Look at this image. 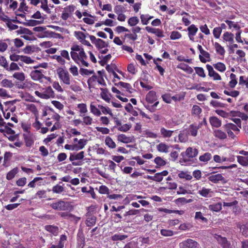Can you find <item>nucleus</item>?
<instances>
[{
    "label": "nucleus",
    "instance_id": "obj_1",
    "mask_svg": "<svg viewBox=\"0 0 248 248\" xmlns=\"http://www.w3.org/2000/svg\"><path fill=\"white\" fill-rule=\"evenodd\" d=\"M70 55L73 61L79 66L88 67V57L81 46L74 45L71 47Z\"/></svg>",
    "mask_w": 248,
    "mask_h": 248
},
{
    "label": "nucleus",
    "instance_id": "obj_2",
    "mask_svg": "<svg viewBox=\"0 0 248 248\" xmlns=\"http://www.w3.org/2000/svg\"><path fill=\"white\" fill-rule=\"evenodd\" d=\"M84 157V152L81 151L78 153L71 154L69 160L74 166H81L83 164V159Z\"/></svg>",
    "mask_w": 248,
    "mask_h": 248
},
{
    "label": "nucleus",
    "instance_id": "obj_3",
    "mask_svg": "<svg viewBox=\"0 0 248 248\" xmlns=\"http://www.w3.org/2000/svg\"><path fill=\"white\" fill-rule=\"evenodd\" d=\"M50 206L53 209L59 211H67L69 210L71 207L69 202L61 200L50 204Z\"/></svg>",
    "mask_w": 248,
    "mask_h": 248
},
{
    "label": "nucleus",
    "instance_id": "obj_4",
    "mask_svg": "<svg viewBox=\"0 0 248 248\" xmlns=\"http://www.w3.org/2000/svg\"><path fill=\"white\" fill-rule=\"evenodd\" d=\"M57 73L61 82L67 85L70 84V75L67 70L62 68H59L57 70Z\"/></svg>",
    "mask_w": 248,
    "mask_h": 248
},
{
    "label": "nucleus",
    "instance_id": "obj_5",
    "mask_svg": "<svg viewBox=\"0 0 248 248\" xmlns=\"http://www.w3.org/2000/svg\"><path fill=\"white\" fill-rule=\"evenodd\" d=\"M34 93L36 96L45 99H47L54 97V92L50 86L44 89L42 92L36 91L34 92Z\"/></svg>",
    "mask_w": 248,
    "mask_h": 248
},
{
    "label": "nucleus",
    "instance_id": "obj_6",
    "mask_svg": "<svg viewBox=\"0 0 248 248\" xmlns=\"http://www.w3.org/2000/svg\"><path fill=\"white\" fill-rule=\"evenodd\" d=\"M180 248H201L200 244L196 241L187 239L179 244Z\"/></svg>",
    "mask_w": 248,
    "mask_h": 248
},
{
    "label": "nucleus",
    "instance_id": "obj_7",
    "mask_svg": "<svg viewBox=\"0 0 248 248\" xmlns=\"http://www.w3.org/2000/svg\"><path fill=\"white\" fill-rule=\"evenodd\" d=\"M198 154V151L196 148L192 147H188L186 149L185 152L181 153V155L183 157V159L185 162L187 161L188 160L185 157L186 155L188 158H193L196 156Z\"/></svg>",
    "mask_w": 248,
    "mask_h": 248
},
{
    "label": "nucleus",
    "instance_id": "obj_8",
    "mask_svg": "<svg viewBox=\"0 0 248 248\" xmlns=\"http://www.w3.org/2000/svg\"><path fill=\"white\" fill-rule=\"evenodd\" d=\"M168 173L169 172L167 170H163L161 172L155 173L154 176L148 175L146 178L148 180L160 182L163 180V177L167 176Z\"/></svg>",
    "mask_w": 248,
    "mask_h": 248
},
{
    "label": "nucleus",
    "instance_id": "obj_9",
    "mask_svg": "<svg viewBox=\"0 0 248 248\" xmlns=\"http://www.w3.org/2000/svg\"><path fill=\"white\" fill-rule=\"evenodd\" d=\"M43 73V70H35L31 72L30 76L33 80H38L41 82H42V79L46 78Z\"/></svg>",
    "mask_w": 248,
    "mask_h": 248
},
{
    "label": "nucleus",
    "instance_id": "obj_10",
    "mask_svg": "<svg viewBox=\"0 0 248 248\" xmlns=\"http://www.w3.org/2000/svg\"><path fill=\"white\" fill-rule=\"evenodd\" d=\"M18 34H21V37L27 40H30L31 37L29 35L32 34V32L29 29L25 28L20 27V29L16 31Z\"/></svg>",
    "mask_w": 248,
    "mask_h": 248
},
{
    "label": "nucleus",
    "instance_id": "obj_11",
    "mask_svg": "<svg viewBox=\"0 0 248 248\" xmlns=\"http://www.w3.org/2000/svg\"><path fill=\"white\" fill-rule=\"evenodd\" d=\"M208 179L209 181L215 184L218 183L219 182H221L222 183L226 182L224 177L221 174L219 173L211 175L208 177Z\"/></svg>",
    "mask_w": 248,
    "mask_h": 248
},
{
    "label": "nucleus",
    "instance_id": "obj_12",
    "mask_svg": "<svg viewBox=\"0 0 248 248\" xmlns=\"http://www.w3.org/2000/svg\"><path fill=\"white\" fill-rule=\"evenodd\" d=\"M206 67L208 71L209 77H212L215 80H220L221 79L220 76L214 70L213 67L211 65L207 64Z\"/></svg>",
    "mask_w": 248,
    "mask_h": 248
},
{
    "label": "nucleus",
    "instance_id": "obj_13",
    "mask_svg": "<svg viewBox=\"0 0 248 248\" xmlns=\"http://www.w3.org/2000/svg\"><path fill=\"white\" fill-rule=\"evenodd\" d=\"M188 36L190 41H194V36L198 31V28L194 25H190L187 29Z\"/></svg>",
    "mask_w": 248,
    "mask_h": 248
},
{
    "label": "nucleus",
    "instance_id": "obj_14",
    "mask_svg": "<svg viewBox=\"0 0 248 248\" xmlns=\"http://www.w3.org/2000/svg\"><path fill=\"white\" fill-rule=\"evenodd\" d=\"M202 125V123L198 124H190L188 128V134L192 136L196 137L197 135L198 130L201 127Z\"/></svg>",
    "mask_w": 248,
    "mask_h": 248
},
{
    "label": "nucleus",
    "instance_id": "obj_15",
    "mask_svg": "<svg viewBox=\"0 0 248 248\" xmlns=\"http://www.w3.org/2000/svg\"><path fill=\"white\" fill-rule=\"evenodd\" d=\"M209 121L212 127L219 128L222 124L221 120L216 116L210 117Z\"/></svg>",
    "mask_w": 248,
    "mask_h": 248
},
{
    "label": "nucleus",
    "instance_id": "obj_16",
    "mask_svg": "<svg viewBox=\"0 0 248 248\" xmlns=\"http://www.w3.org/2000/svg\"><path fill=\"white\" fill-rule=\"evenodd\" d=\"M118 141L124 143H131L134 141L133 137H127L124 134H120L118 136Z\"/></svg>",
    "mask_w": 248,
    "mask_h": 248
},
{
    "label": "nucleus",
    "instance_id": "obj_17",
    "mask_svg": "<svg viewBox=\"0 0 248 248\" xmlns=\"http://www.w3.org/2000/svg\"><path fill=\"white\" fill-rule=\"evenodd\" d=\"M145 29L148 32L155 34L157 37H164L163 31L159 29L153 28L147 26L145 27Z\"/></svg>",
    "mask_w": 248,
    "mask_h": 248
},
{
    "label": "nucleus",
    "instance_id": "obj_18",
    "mask_svg": "<svg viewBox=\"0 0 248 248\" xmlns=\"http://www.w3.org/2000/svg\"><path fill=\"white\" fill-rule=\"evenodd\" d=\"M157 99L156 92L154 91H150L146 96V100L150 103H153Z\"/></svg>",
    "mask_w": 248,
    "mask_h": 248
},
{
    "label": "nucleus",
    "instance_id": "obj_19",
    "mask_svg": "<svg viewBox=\"0 0 248 248\" xmlns=\"http://www.w3.org/2000/svg\"><path fill=\"white\" fill-rule=\"evenodd\" d=\"M87 140L85 139H80L77 143H74L75 151H78L84 148L86 145Z\"/></svg>",
    "mask_w": 248,
    "mask_h": 248
},
{
    "label": "nucleus",
    "instance_id": "obj_20",
    "mask_svg": "<svg viewBox=\"0 0 248 248\" xmlns=\"http://www.w3.org/2000/svg\"><path fill=\"white\" fill-rule=\"evenodd\" d=\"M214 136L216 138L221 140L226 139L227 137V134L220 129L215 130L214 131Z\"/></svg>",
    "mask_w": 248,
    "mask_h": 248
},
{
    "label": "nucleus",
    "instance_id": "obj_21",
    "mask_svg": "<svg viewBox=\"0 0 248 248\" xmlns=\"http://www.w3.org/2000/svg\"><path fill=\"white\" fill-rule=\"evenodd\" d=\"M211 189L202 187L201 190H199L198 194L201 196L207 198L211 196V194L212 193Z\"/></svg>",
    "mask_w": 248,
    "mask_h": 248
},
{
    "label": "nucleus",
    "instance_id": "obj_22",
    "mask_svg": "<svg viewBox=\"0 0 248 248\" xmlns=\"http://www.w3.org/2000/svg\"><path fill=\"white\" fill-rule=\"evenodd\" d=\"M177 68L185 71L188 74H192L193 72V70L190 66L184 63L178 64Z\"/></svg>",
    "mask_w": 248,
    "mask_h": 248
},
{
    "label": "nucleus",
    "instance_id": "obj_23",
    "mask_svg": "<svg viewBox=\"0 0 248 248\" xmlns=\"http://www.w3.org/2000/svg\"><path fill=\"white\" fill-rule=\"evenodd\" d=\"M90 108L91 112L95 116H99L102 114L100 108H98V106L96 107L92 103L90 105Z\"/></svg>",
    "mask_w": 248,
    "mask_h": 248
},
{
    "label": "nucleus",
    "instance_id": "obj_24",
    "mask_svg": "<svg viewBox=\"0 0 248 248\" xmlns=\"http://www.w3.org/2000/svg\"><path fill=\"white\" fill-rule=\"evenodd\" d=\"M199 59L200 61L203 63H205L207 62H209L210 60V54L208 52L204 50L201 53V55H199Z\"/></svg>",
    "mask_w": 248,
    "mask_h": 248
},
{
    "label": "nucleus",
    "instance_id": "obj_25",
    "mask_svg": "<svg viewBox=\"0 0 248 248\" xmlns=\"http://www.w3.org/2000/svg\"><path fill=\"white\" fill-rule=\"evenodd\" d=\"M157 150L159 152L168 153L170 146L164 143H160L156 146Z\"/></svg>",
    "mask_w": 248,
    "mask_h": 248
},
{
    "label": "nucleus",
    "instance_id": "obj_26",
    "mask_svg": "<svg viewBox=\"0 0 248 248\" xmlns=\"http://www.w3.org/2000/svg\"><path fill=\"white\" fill-rule=\"evenodd\" d=\"M101 93H100L101 96L103 99L108 103H109L110 100L109 94L108 93V91L107 89L100 88Z\"/></svg>",
    "mask_w": 248,
    "mask_h": 248
},
{
    "label": "nucleus",
    "instance_id": "obj_27",
    "mask_svg": "<svg viewBox=\"0 0 248 248\" xmlns=\"http://www.w3.org/2000/svg\"><path fill=\"white\" fill-rule=\"evenodd\" d=\"M115 85L118 87H121L125 88L127 91H128V92H129L130 93H131L132 92L131 91V90H133L132 88L131 85L128 83H125V82H123L120 81V82H118V83H115Z\"/></svg>",
    "mask_w": 248,
    "mask_h": 248
},
{
    "label": "nucleus",
    "instance_id": "obj_28",
    "mask_svg": "<svg viewBox=\"0 0 248 248\" xmlns=\"http://www.w3.org/2000/svg\"><path fill=\"white\" fill-rule=\"evenodd\" d=\"M77 108L79 109L80 116L85 115L88 111L87 105L84 103L78 104Z\"/></svg>",
    "mask_w": 248,
    "mask_h": 248
},
{
    "label": "nucleus",
    "instance_id": "obj_29",
    "mask_svg": "<svg viewBox=\"0 0 248 248\" xmlns=\"http://www.w3.org/2000/svg\"><path fill=\"white\" fill-rule=\"evenodd\" d=\"M45 229L52 233L53 234L56 235L58 233L59 228L57 226L53 225H46L45 227Z\"/></svg>",
    "mask_w": 248,
    "mask_h": 248
},
{
    "label": "nucleus",
    "instance_id": "obj_30",
    "mask_svg": "<svg viewBox=\"0 0 248 248\" xmlns=\"http://www.w3.org/2000/svg\"><path fill=\"white\" fill-rule=\"evenodd\" d=\"M234 35L232 33L229 32H225L223 35V39L224 41L232 43L233 42Z\"/></svg>",
    "mask_w": 248,
    "mask_h": 248
},
{
    "label": "nucleus",
    "instance_id": "obj_31",
    "mask_svg": "<svg viewBox=\"0 0 248 248\" xmlns=\"http://www.w3.org/2000/svg\"><path fill=\"white\" fill-rule=\"evenodd\" d=\"M174 132V131L167 130L164 127H162L160 129V133L163 138H170L172 133Z\"/></svg>",
    "mask_w": 248,
    "mask_h": 248
},
{
    "label": "nucleus",
    "instance_id": "obj_32",
    "mask_svg": "<svg viewBox=\"0 0 248 248\" xmlns=\"http://www.w3.org/2000/svg\"><path fill=\"white\" fill-rule=\"evenodd\" d=\"M27 109L33 113L35 117L37 118L38 116V111L35 106L33 104H28L26 105Z\"/></svg>",
    "mask_w": 248,
    "mask_h": 248
},
{
    "label": "nucleus",
    "instance_id": "obj_33",
    "mask_svg": "<svg viewBox=\"0 0 248 248\" xmlns=\"http://www.w3.org/2000/svg\"><path fill=\"white\" fill-rule=\"evenodd\" d=\"M74 34L80 43H82L86 38V35L80 31H75Z\"/></svg>",
    "mask_w": 248,
    "mask_h": 248
},
{
    "label": "nucleus",
    "instance_id": "obj_34",
    "mask_svg": "<svg viewBox=\"0 0 248 248\" xmlns=\"http://www.w3.org/2000/svg\"><path fill=\"white\" fill-rule=\"evenodd\" d=\"M222 209V204L220 202L215 203L209 205V209L215 211L219 212Z\"/></svg>",
    "mask_w": 248,
    "mask_h": 248
},
{
    "label": "nucleus",
    "instance_id": "obj_35",
    "mask_svg": "<svg viewBox=\"0 0 248 248\" xmlns=\"http://www.w3.org/2000/svg\"><path fill=\"white\" fill-rule=\"evenodd\" d=\"M95 45L99 50H101L108 46V44L101 39H98V41L95 43Z\"/></svg>",
    "mask_w": 248,
    "mask_h": 248
},
{
    "label": "nucleus",
    "instance_id": "obj_36",
    "mask_svg": "<svg viewBox=\"0 0 248 248\" xmlns=\"http://www.w3.org/2000/svg\"><path fill=\"white\" fill-rule=\"evenodd\" d=\"M96 218L94 216H89L86 219V224L87 226L92 227L95 225Z\"/></svg>",
    "mask_w": 248,
    "mask_h": 248
},
{
    "label": "nucleus",
    "instance_id": "obj_37",
    "mask_svg": "<svg viewBox=\"0 0 248 248\" xmlns=\"http://www.w3.org/2000/svg\"><path fill=\"white\" fill-rule=\"evenodd\" d=\"M230 79L231 80L229 82V85L231 88H233L237 83L236 75L232 73L230 75Z\"/></svg>",
    "mask_w": 248,
    "mask_h": 248
},
{
    "label": "nucleus",
    "instance_id": "obj_38",
    "mask_svg": "<svg viewBox=\"0 0 248 248\" xmlns=\"http://www.w3.org/2000/svg\"><path fill=\"white\" fill-rule=\"evenodd\" d=\"M192 201H193L192 199H189L187 200L184 197H182V198H179L176 199L175 200V202L177 204H184L185 203H190V202H192Z\"/></svg>",
    "mask_w": 248,
    "mask_h": 248
},
{
    "label": "nucleus",
    "instance_id": "obj_39",
    "mask_svg": "<svg viewBox=\"0 0 248 248\" xmlns=\"http://www.w3.org/2000/svg\"><path fill=\"white\" fill-rule=\"evenodd\" d=\"M213 66L216 69L220 72H224L226 69L225 65L223 63L220 62L214 64Z\"/></svg>",
    "mask_w": 248,
    "mask_h": 248
},
{
    "label": "nucleus",
    "instance_id": "obj_40",
    "mask_svg": "<svg viewBox=\"0 0 248 248\" xmlns=\"http://www.w3.org/2000/svg\"><path fill=\"white\" fill-rule=\"evenodd\" d=\"M0 85L1 86L7 88H11L14 86L12 81L7 79H3L0 82Z\"/></svg>",
    "mask_w": 248,
    "mask_h": 248
},
{
    "label": "nucleus",
    "instance_id": "obj_41",
    "mask_svg": "<svg viewBox=\"0 0 248 248\" xmlns=\"http://www.w3.org/2000/svg\"><path fill=\"white\" fill-rule=\"evenodd\" d=\"M34 62V61L32 60L30 57L26 56L21 55L20 62H19V64L22 65L23 63H26L27 64L32 63Z\"/></svg>",
    "mask_w": 248,
    "mask_h": 248
},
{
    "label": "nucleus",
    "instance_id": "obj_42",
    "mask_svg": "<svg viewBox=\"0 0 248 248\" xmlns=\"http://www.w3.org/2000/svg\"><path fill=\"white\" fill-rule=\"evenodd\" d=\"M238 162L243 166H247L248 165V159L247 158L243 156L237 155L236 156Z\"/></svg>",
    "mask_w": 248,
    "mask_h": 248
},
{
    "label": "nucleus",
    "instance_id": "obj_43",
    "mask_svg": "<svg viewBox=\"0 0 248 248\" xmlns=\"http://www.w3.org/2000/svg\"><path fill=\"white\" fill-rule=\"evenodd\" d=\"M106 144L110 148L114 149L116 147V145L112 139L109 137H107L105 139Z\"/></svg>",
    "mask_w": 248,
    "mask_h": 248
},
{
    "label": "nucleus",
    "instance_id": "obj_44",
    "mask_svg": "<svg viewBox=\"0 0 248 248\" xmlns=\"http://www.w3.org/2000/svg\"><path fill=\"white\" fill-rule=\"evenodd\" d=\"M211 157L212 155L210 153H205L203 155H202L199 157V160L201 162L207 163L211 159Z\"/></svg>",
    "mask_w": 248,
    "mask_h": 248
},
{
    "label": "nucleus",
    "instance_id": "obj_45",
    "mask_svg": "<svg viewBox=\"0 0 248 248\" xmlns=\"http://www.w3.org/2000/svg\"><path fill=\"white\" fill-rule=\"evenodd\" d=\"M178 177L181 179H185L186 180H191L192 179V176L184 171H181L178 174Z\"/></svg>",
    "mask_w": 248,
    "mask_h": 248
},
{
    "label": "nucleus",
    "instance_id": "obj_46",
    "mask_svg": "<svg viewBox=\"0 0 248 248\" xmlns=\"http://www.w3.org/2000/svg\"><path fill=\"white\" fill-rule=\"evenodd\" d=\"M98 108H100L101 112L104 114H109L112 116L111 109L108 107H106L101 105H98Z\"/></svg>",
    "mask_w": 248,
    "mask_h": 248
},
{
    "label": "nucleus",
    "instance_id": "obj_47",
    "mask_svg": "<svg viewBox=\"0 0 248 248\" xmlns=\"http://www.w3.org/2000/svg\"><path fill=\"white\" fill-rule=\"evenodd\" d=\"M214 46L217 52L221 55H223L225 52L224 48L218 43L215 42Z\"/></svg>",
    "mask_w": 248,
    "mask_h": 248
},
{
    "label": "nucleus",
    "instance_id": "obj_48",
    "mask_svg": "<svg viewBox=\"0 0 248 248\" xmlns=\"http://www.w3.org/2000/svg\"><path fill=\"white\" fill-rule=\"evenodd\" d=\"M216 113L224 118H229L230 117V113L227 112L222 109H216Z\"/></svg>",
    "mask_w": 248,
    "mask_h": 248
},
{
    "label": "nucleus",
    "instance_id": "obj_49",
    "mask_svg": "<svg viewBox=\"0 0 248 248\" xmlns=\"http://www.w3.org/2000/svg\"><path fill=\"white\" fill-rule=\"evenodd\" d=\"M225 22L229 26L230 29L233 28L236 30H239L240 29V26L237 23L228 20H226Z\"/></svg>",
    "mask_w": 248,
    "mask_h": 248
},
{
    "label": "nucleus",
    "instance_id": "obj_50",
    "mask_svg": "<svg viewBox=\"0 0 248 248\" xmlns=\"http://www.w3.org/2000/svg\"><path fill=\"white\" fill-rule=\"evenodd\" d=\"M127 237V235L117 233L111 236V239L113 241H122Z\"/></svg>",
    "mask_w": 248,
    "mask_h": 248
},
{
    "label": "nucleus",
    "instance_id": "obj_51",
    "mask_svg": "<svg viewBox=\"0 0 248 248\" xmlns=\"http://www.w3.org/2000/svg\"><path fill=\"white\" fill-rule=\"evenodd\" d=\"M81 117H82L83 123L85 124L90 125L93 124V120L90 116L84 115Z\"/></svg>",
    "mask_w": 248,
    "mask_h": 248
},
{
    "label": "nucleus",
    "instance_id": "obj_52",
    "mask_svg": "<svg viewBox=\"0 0 248 248\" xmlns=\"http://www.w3.org/2000/svg\"><path fill=\"white\" fill-rule=\"evenodd\" d=\"M60 216L64 219H80V217H77L74 215L66 212H62L60 214Z\"/></svg>",
    "mask_w": 248,
    "mask_h": 248
},
{
    "label": "nucleus",
    "instance_id": "obj_53",
    "mask_svg": "<svg viewBox=\"0 0 248 248\" xmlns=\"http://www.w3.org/2000/svg\"><path fill=\"white\" fill-rule=\"evenodd\" d=\"M18 170L17 168H14L11 170H10L7 174L6 178L8 180H12L16 175V174L17 173Z\"/></svg>",
    "mask_w": 248,
    "mask_h": 248
},
{
    "label": "nucleus",
    "instance_id": "obj_54",
    "mask_svg": "<svg viewBox=\"0 0 248 248\" xmlns=\"http://www.w3.org/2000/svg\"><path fill=\"white\" fill-rule=\"evenodd\" d=\"M152 18V16L148 15H141L140 16L141 22L143 25H147L149 21Z\"/></svg>",
    "mask_w": 248,
    "mask_h": 248
},
{
    "label": "nucleus",
    "instance_id": "obj_55",
    "mask_svg": "<svg viewBox=\"0 0 248 248\" xmlns=\"http://www.w3.org/2000/svg\"><path fill=\"white\" fill-rule=\"evenodd\" d=\"M223 127H227L234 132H239L240 131L239 128L235 124L232 123H228L223 125Z\"/></svg>",
    "mask_w": 248,
    "mask_h": 248
},
{
    "label": "nucleus",
    "instance_id": "obj_56",
    "mask_svg": "<svg viewBox=\"0 0 248 248\" xmlns=\"http://www.w3.org/2000/svg\"><path fill=\"white\" fill-rule=\"evenodd\" d=\"M114 12L117 14H122L126 11L125 8L121 5H117L114 8Z\"/></svg>",
    "mask_w": 248,
    "mask_h": 248
},
{
    "label": "nucleus",
    "instance_id": "obj_57",
    "mask_svg": "<svg viewBox=\"0 0 248 248\" xmlns=\"http://www.w3.org/2000/svg\"><path fill=\"white\" fill-rule=\"evenodd\" d=\"M239 227L243 235L248 236V224L240 225Z\"/></svg>",
    "mask_w": 248,
    "mask_h": 248
},
{
    "label": "nucleus",
    "instance_id": "obj_58",
    "mask_svg": "<svg viewBox=\"0 0 248 248\" xmlns=\"http://www.w3.org/2000/svg\"><path fill=\"white\" fill-rule=\"evenodd\" d=\"M139 22V19L137 16L130 17L128 20V24L130 26H135Z\"/></svg>",
    "mask_w": 248,
    "mask_h": 248
},
{
    "label": "nucleus",
    "instance_id": "obj_59",
    "mask_svg": "<svg viewBox=\"0 0 248 248\" xmlns=\"http://www.w3.org/2000/svg\"><path fill=\"white\" fill-rule=\"evenodd\" d=\"M13 76L14 78L20 81H23L25 79V75L22 72H16Z\"/></svg>",
    "mask_w": 248,
    "mask_h": 248
},
{
    "label": "nucleus",
    "instance_id": "obj_60",
    "mask_svg": "<svg viewBox=\"0 0 248 248\" xmlns=\"http://www.w3.org/2000/svg\"><path fill=\"white\" fill-rule=\"evenodd\" d=\"M194 69L196 71V73L200 77L202 78H205L206 75L204 73V70L202 67H195Z\"/></svg>",
    "mask_w": 248,
    "mask_h": 248
},
{
    "label": "nucleus",
    "instance_id": "obj_61",
    "mask_svg": "<svg viewBox=\"0 0 248 248\" xmlns=\"http://www.w3.org/2000/svg\"><path fill=\"white\" fill-rule=\"evenodd\" d=\"M131 127V124H126L118 126V130L122 132H126L128 131Z\"/></svg>",
    "mask_w": 248,
    "mask_h": 248
},
{
    "label": "nucleus",
    "instance_id": "obj_62",
    "mask_svg": "<svg viewBox=\"0 0 248 248\" xmlns=\"http://www.w3.org/2000/svg\"><path fill=\"white\" fill-rule=\"evenodd\" d=\"M64 190V188L62 186L57 185L54 186L52 188V191L53 193L60 194Z\"/></svg>",
    "mask_w": 248,
    "mask_h": 248
},
{
    "label": "nucleus",
    "instance_id": "obj_63",
    "mask_svg": "<svg viewBox=\"0 0 248 248\" xmlns=\"http://www.w3.org/2000/svg\"><path fill=\"white\" fill-rule=\"evenodd\" d=\"M98 77L96 75H93L91 77H90L87 81V83L89 86H92L94 85V83L96 81H97Z\"/></svg>",
    "mask_w": 248,
    "mask_h": 248
},
{
    "label": "nucleus",
    "instance_id": "obj_64",
    "mask_svg": "<svg viewBox=\"0 0 248 248\" xmlns=\"http://www.w3.org/2000/svg\"><path fill=\"white\" fill-rule=\"evenodd\" d=\"M182 37V34L177 31H173L171 32L170 38L171 40L179 39Z\"/></svg>",
    "mask_w": 248,
    "mask_h": 248
}]
</instances>
